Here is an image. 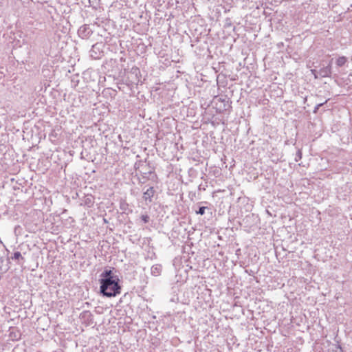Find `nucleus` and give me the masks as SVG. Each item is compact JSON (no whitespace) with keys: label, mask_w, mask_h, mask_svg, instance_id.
Returning a JSON list of instances; mask_svg holds the SVG:
<instances>
[{"label":"nucleus","mask_w":352,"mask_h":352,"mask_svg":"<svg viewBox=\"0 0 352 352\" xmlns=\"http://www.w3.org/2000/svg\"><path fill=\"white\" fill-rule=\"evenodd\" d=\"M141 219L144 223H148L149 221V217L148 215H142Z\"/></svg>","instance_id":"12"},{"label":"nucleus","mask_w":352,"mask_h":352,"mask_svg":"<svg viewBox=\"0 0 352 352\" xmlns=\"http://www.w3.org/2000/svg\"><path fill=\"white\" fill-rule=\"evenodd\" d=\"M346 62V58L344 56L339 57L336 60V64L338 67L343 66Z\"/></svg>","instance_id":"7"},{"label":"nucleus","mask_w":352,"mask_h":352,"mask_svg":"<svg viewBox=\"0 0 352 352\" xmlns=\"http://www.w3.org/2000/svg\"><path fill=\"white\" fill-rule=\"evenodd\" d=\"M324 103H320V104H318L316 105V107H315V109H314V112L316 113V111L321 107L323 105Z\"/></svg>","instance_id":"14"},{"label":"nucleus","mask_w":352,"mask_h":352,"mask_svg":"<svg viewBox=\"0 0 352 352\" xmlns=\"http://www.w3.org/2000/svg\"><path fill=\"white\" fill-rule=\"evenodd\" d=\"M12 260H19V259L24 260V258L22 256L20 252H15L14 253L13 256H12Z\"/></svg>","instance_id":"8"},{"label":"nucleus","mask_w":352,"mask_h":352,"mask_svg":"<svg viewBox=\"0 0 352 352\" xmlns=\"http://www.w3.org/2000/svg\"><path fill=\"white\" fill-rule=\"evenodd\" d=\"M311 72L314 76L315 78H318V77H320L319 74H318V71H317L316 69H311Z\"/></svg>","instance_id":"11"},{"label":"nucleus","mask_w":352,"mask_h":352,"mask_svg":"<svg viewBox=\"0 0 352 352\" xmlns=\"http://www.w3.org/2000/svg\"><path fill=\"white\" fill-rule=\"evenodd\" d=\"M119 278L109 279L100 278V293L106 297H115L121 292V287L119 285Z\"/></svg>","instance_id":"1"},{"label":"nucleus","mask_w":352,"mask_h":352,"mask_svg":"<svg viewBox=\"0 0 352 352\" xmlns=\"http://www.w3.org/2000/svg\"><path fill=\"white\" fill-rule=\"evenodd\" d=\"M318 74L321 78L330 77L331 75V61L326 67H322L318 71Z\"/></svg>","instance_id":"3"},{"label":"nucleus","mask_w":352,"mask_h":352,"mask_svg":"<svg viewBox=\"0 0 352 352\" xmlns=\"http://www.w3.org/2000/svg\"><path fill=\"white\" fill-rule=\"evenodd\" d=\"M302 158V153L298 150L296 154L295 161L298 162Z\"/></svg>","instance_id":"9"},{"label":"nucleus","mask_w":352,"mask_h":352,"mask_svg":"<svg viewBox=\"0 0 352 352\" xmlns=\"http://www.w3.org/2000/svg\"><path fill=\"white\" fill-rule=\"evenodd\" d=\"M78 33L80 36L85 38L89 36V34L91 33V31L88 26L82 25L79 28Z\"/></svg>","instance_id":"4"},{"label":"nucleus","mask_w":352,"mask_h":352,"mask_svg":"<svg viewBox=\"0 0 352 352\" xmlns=\"http://www.w3.org/2000/svg\"><path fill=\"white\" fill-rule=\"evenodd\" d=\"M139 72H140V71H139L138 68H132V69H131V73L133 74H135V76H137L138 73H139Z\"/></svg>","instance_id":"13"},{"label":"nucleus","mask_w":352,"mask_h":352,"mask_svg":"<svg viewBox=\"0 0 352 352\" xmlns=\"http://www.w3.org/2000/svg\"><path fill=\"white\" fill-rule=\"evenodd\" d=\"M155 190L153 187H149L145 192L143 193V199L145 201L146 204H149L152 202V198L154 196Z\"/></svg>","instance_id":"2"},{"label":"nucleus","mask_w":352,"mask_h":352,"mask_svg":"<svg viewBox=\"0 0 352 352\" xmlns=\"http://www.w3.org/2000/svg\"><path fill=\"white\" fill-rule=\"evenodd\" d=\"M162 266L160 264L153 265L151 268V273L154 276H158L161 274Z\"/></svg>","instance_id":"5"},{"label":"nucleus","mask_w":352,"mask_h":352,"mask_svg":"<svg viewBox=\"0 0 352 352\" xmlns=\"http://www.w3.org/2000/svg\"><path fill=\"white\" fill-rule=\"evenodd\" d=\"M206 208V207H204V206L200 207L199 208V210L197 211V214L203 215L205 213Z\"/></svg>","instance_id":"10"},{"label":"nucleus","mask_w":352,"mask_h":352,"mask_svg":"<svg viewBox=\"0 0 352 352\" xmlns=\"http://www.w3.org/2000/svg\"><path fill=\"white\" fill-rule=\"evenodd\" d=\"M101 278H109V279H116L118 278V276L113 275V272L110 270H105L100 274Z\"/></svg>","instance_id":"6"}]
</instances>
